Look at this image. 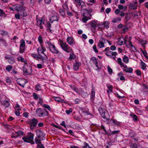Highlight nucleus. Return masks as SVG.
I'll list each match as a JSON object with an SVG mask.
<instances>
[{
  "mask_svg": "<svg viewBox=\"0 0 148 148\" xmlns=\"http://www.w3.org/2000/svg\"><path fill=\"white\" fill-rule=\"evenodd\" d=\"M128 29V27L127 26H125L124 28H123L122 29L123 31L122 33H124L127 31V30Z\"/></svg>",
  "mask_w": 148,
  "mask_h": 148,
  "instance_id": "680f3d73",
  "label": "nucleus"
},
{
  "mask_svg": "<svg viewBox=\"0 0 148 148\" xmlns=\"http://www.w3.org/2000/svg\"><path fill=\"white\" fill-rule=\"evenodd\" d=\"M70 86L71 89L73 91L78 93V89L75 86Z\"/></svg>",
  "mask_w": 148,
  "mask_h": 148,
  "instance_id": "4c0bfd02",
  "label": "nucleus"
},
{
  "mask_svg": "<svg viewBox=\"0 0 148 148\" xmlns=\"http://www.w3.org/2000/svg\"><path fill=\"white\" fill-rule=\"evenodd\" d=\"M136 72L138 75H140L141 74V71L138 70H136Z\"/></svg>",
  "mask_w": 148,
  "mask_h": 148,
  "instance_id": "69168bd1",
  "label": "nucleus"
},
{
  "mask_svg": "<svg viewBox=\"0 0 148 148\" xmlns=\"http://www.w3.org/2000/svg\"><path fill=\"white\" fill-rule=\"evenodd\" d=\"M99 112L101 117L103 119L107 120L110 118L108 113L105 109H103L101 107H100L98 109Z\"/></svg>",
  "mask_w": 148,
  "mask_h": 148,
  "instance_id": "20e7f679",
  "label": "nucleus"
},
{
  "mask_svg": "<svg viewBox=\"0 0 148 148\" xmlns=\"http://www.w3.org/2000/svg\"><path fill=\"white\" fill-rule=\"evenodd\" d=\"M12 69V66L11 65H8L7 66L6 69L8 71H10Z\"/></svg>",
  "mask_w": 148,
  "mask_h": 148,
  "instance_id": "de8ad7c7",
  "label": "nucleus"
},
{
  "mask_svg": "<svg viewBox=\"0 0 148 148\" xmlns=\"http://www.w3.org/2000/svg\"><path fill=\"white\" fill-rule=\"evenodd\" d=\"M46 50L45 48L42 45H41L37 49L38 54L39 56L40 59L42 61V63L45 62L48 59L47 56L44 53Z\"/></svg>",
  "mask_w": 148,
  "mask_h": 148,
  "instance_id": "f257e3e1",
  "label": "nucleus"
},
{
  "mask_svg": "<svg viewBox=\"0 0 148 148\" xmlns=\"http://www.w3.org/2000/svg\"><path fill=\"white\" fill-rule=\"evenodd\" d=\"M140 65L141 66V69H142L145 70L146 69V65L143 61H142L141 62Z\"/></svg>",
  "mask_w": 148,
  "mask_h": 148,
  "instance_id": "f704fd0d",
  "label": "nucleus"
},
{
  "mask_svg": "<svg viewBox=\"0 0 148 148\" xmlns=\"http://www.w3.org/2000/svg\"><path fill=\"white\" fill-rule=\"evenodd\" d=\"M6 97L5 96H3L0 98V102L2 105H4L7 107H8L10 105L8 101L6 100Z\"/></svg>",
  "mask_w": 148,
  "mask_h": 148,
  "instance_id": "9d476101",
  "label": "nucleus"
},
{
  "mask_svg": "<svg viewBox=\"0 0 148 148\" xmlns=\"http://www.w3.org/2000/svg\"><path fill=\"white\" fill-rule=\"evenodd\" d=\"M34 135L33 134H31L27 136L23 137V139L24 142L30 143L32 144H34V142L33 141L34 136Z\"/></svg>",
  "mask_w": 148,
  "mask_h": 148,
  "instance_id": "39448f33",
  "label": "nucleus"
},
{
  "mask_svg": "<svg viewBox=\"0 0 148 148\" xmlns=\"http://www.w3.org/2000/svg\"><path fill=\"white\" fill-rule=\"evenodd\" d=\"M5 16V13L1 9H0V16Z\"/></svg>",
  "mask_w": 148,
  "mask_h": 148,
  "instance_id": "09e8293b",
  "label": "nucleus"
},
{
  "mask_svg": "<svg viewBox=\"0 0 148 148\" xmlns=\"http://www.w3.org/2000/svg\"><path fill=\"white\" fill-rule=\"evenodd\" d=\"M90 25L92 27L95 29L96 28V22L95 21H92L90 23Z\"/></svg>",
  "mask_w": 148,
  "mask_h": 148,
  "instance_id": "72a5a7b5",
  "label": "nucleus"
},
{
  "mask_svg": "<svg viewBox=\"0 0 148 148\" xmlns=\"http://www.w3.org/2000/svg\"><path fill=\"white\" fill-rule=\"evenodd\" d=\"M54 99L56 101L62 102L61 101V99L59 97H54Z\"/></svg>",
  "mask_w": 148,
  "mask_h": 148,
  "instance_id": "49530a36",
  "label": "nucleus"
},
{
  "mask_svg": "<svg viewBox=\"0 0 148 148\" xmlns=\"http://www.w3.org/2000/svg\"><path fill=\"white\" fill-rule=\"evenodd\" d=\"M44 64L42 63V62L41 63V64H37V67L39 69H41L43 68L42 64Z\"/></svg>",
  "mask_w": 148,
  "mask_h": 148,
  "instance_id": "5fc2aeb1",
  "label": "nucleus"
},
{
  "mask_svg": "<svg viewBox=\"0 0 148 148\" xmlns=\"http://www.w3.org/2000/svg\"><path fill=\"white\" fill-rule=\"evenodd\" d=\"M110 49L112 51H114L116 50V47L115 45H112L110 47Z\"/></svg>",
  "mask_w": 148,
  "mask_h": 148,
  "instance_id": "052dcab7",
  "label": "nucleus"
},
{
  "mask_svg": "<svg viewBox=\"0 0 148 148\" xmlns=\"http://www.w3.org/2000/svg\"><path fill=\"white\" fill-rule=\"evenodd\" d=\"M140 148V145L139 144H136L135 143H132L130 144L131 148Z\"/></svg>",
  "mask_w": 148,
  "mask_h": 148,
  "instance_id": "393cba45",
  "label": "nucleus"
},
{
  "mask_svg": "<svg viewBox=\"0 0 148 148\" xmlns=\"http://www.w3.org/2000/svg\"><path fill=\"white\" fill-rule=\"evenodd\" d=\"M20 15L19 14V13L18 12V13H17L15 15V18L17 19H20Z\"/></svg>",
  "mask_w": 148,
  "mask_h": 148,
  "instance_id": "bf43d9fd",
  "label": "nucleus"
},
{
  "mask_svg": "<svg viewBox=\"0 0 148 148\" xmlns=\"http://www.w3.org/2000/svg\"><path fill=\"white\" fill-rule=\"evenodd\" d=\"M130 6L134 10H136L137 9V6H136V2H135L134 3H130L129 4Z\"/></svg>",
  "mask_w": 148,
  "mask_h": 148,
  "instance_id": "c85d7f7f",
  "label": "nucleus"
},
{
  "mask_svg": "<svg viewBox=\"0 0 148 148\" xmlns=\"http://www.w3.org/2000/svg\"><path fill=\"white\" fill-rule=\"evenodd\" d=\"M123 61L125 63H128L129 62V59L128 57L125 55L124 56L123 58Z\"/></svg>",
  "mask_w": 148,
  "mask_h": 148,
  "instance_id": "7c9ffc66",
  "label": "nucleus"
},
{
  "mask_svg": "<svg viewBox=\"0 0 148 148\" xmlns=\"http://www.w3.org/2000/svg\"><path fill=\"white\" fill-rule=\"evenodd\" d=\"M141 51L143 54L145 56V57L148 58V56L147 55V53L146 51H143L142 50H141Z\"/></svg>",
  "mask_w": 148,
  "mask_h": 148,
  "instance_id": "864d4df0",
  "label": "nucleus"
},
{
  "mask_svg": "<svg viewBox=\"0 0 148 148\" xmlns=\"http://www.w3.org/2000/svg\"><path fill=\"white\" fill-rule=\"evenodd\" d=\"M60 45L62 49L67 53H71L73 52L72 49L69 46L66 42L60 40Z\"/></svg>",
  "mask_w": 148,
  "mask_h": 148,
  "instance_id": "f03ea898",
  "label": "nucleus"
},
{
  "mask_svg": "<svg viewBox=\"0 0 148 148\" xmlns=\"http://www.w3.org/2000/svg\"><path fill=\"white\" fill-rule=\"evenodd\" d=\"M108 71L110 74L112 73V69L109 66H108Z\"/></svg>",
  "mask_w": 148,
  "mask_h": 148,
  "instance_id": "13d9d810",
  "label": "nucleus"
},
{
  "mask_svg": "<svg viewBox=\"0 0 148 148\" xmlns=\"http://www.w3.org/2000/svg\"><path fill=\"white\" fill-rule=\"evenodd\" d=\"M31 56L32 57H34L37 60H38L39 59H40L39 56H38L37 54H32Z\"/></svg>",
  "mask_w": 148,
  "mask_h": 148,
  "instance_id": "a19ab883",
  "label": "nucleus"
},
{
  "mask_svg": "<svg viewBox=\"0 0 148 148\" xmlns=\"http://www.w3.org/2000/svg\"><path fill=\"white\" fill-rule=\"evenodd\" d=\"M20 47H22L23 48H25V42L24 40L22 39L20 41Z\"/></svg>",
  "mask_w": 148,
  "mask_h": 148,
  "instance_id": "2f4dec72",
  "label": "nucleus"
},
{
  "mask_svg": "<svg viewBox=\"0 0 148 148\" xmlns=\"http://www.w3.org/2000/svg\"><path fill=\"white\" fill-rule=\"evenodd\" d=\"M6 34V32L3 30H0V34L2 35Z\"/></svg>",
  "mask_w": 148,
  "mask_h": 148,
  "instance_id": "e2e57ef3",
  "label": "nucleus"
},
{
  "mask_svg": "<svg viewBox=\"0 0 148 148\" xmlns=\"http://www.w3.org/2000/svg\"><path fill=\"white\" fill-rule=\"evenodd\" d=\"M88 20V17L85 16H84L82 18V21L83 22L85 23H86Z\"/></svg>",
  "mask_w": 148,
  "mask_h": 148,
  "instance_id": "c03bdc74",
  "label": "nucleus"
},
{
  "mask_svg": "<svg viewBox=\"0 0 148 148\" xmlns=\"http://www.w3.org/2000/svg\"><path fill=\"white\" fill-rule=\"evenodd\" d=\"M44 20L43 18H41L37 21V23L38 25H41L44 23Z\"/></svg>",
  "mask_w": 148,
  "mask_h": 148,
  "instance_id": "a878e982",
  "label": "nucleus"
},
{
  "mask_svg": "<svg viewBox=\"0 0 148 148\" xmlns=\"http://www.w3.org/2000/svg\"><path fill=\"white\" fill-rule=\"evenodd\" d=\"M35 89L38 91H40L41 90V87L39 84H37L36 85Z\"/></svg>",
  "mask_w": 148,
  "mask_h": 148,
  "instance_id": "8fccbe9b",
  "label": "nucleus"
},
{
  "mask_svg": "<svg viewBox=\"0 0 148 148\" xmlns=\"http://www.w3.org/2000/svg\"><path fill=\"white\" fill-rule=\"evenodd\" d=\"M36 112L39 117H44L49 115L48 112L45 109L38 108L36 110Z\"/></svg>",
  "mask_w": 148,
  "mask_h": 148,
  "instance_id": "7ed1b4c3",
  "label": "nucleus"
},
{
  "mask_svg": "<svg viewBox=\"0 0 148 148\" xmlns=\"http://www.w3.org/2000/svg\"><path fill=\"white\" fill-rule=\"evenodd\" d=\"M0 45H2L3 46L6 45V43L5 41L2 38H1L0 39Z\"/></svg>",
  "mask_w": 148,
  "mask_h": 148,
  "instance_id": "c9c22d12",
  "label": "nucleus"
},
{
  "mask_svg": "<svg viewBox=\"0 0 148 148\" xmlns=\"http://www.w3.org/2000/svg\"><path fill=\"white\" fill-rule=\"evenodd\" d=\"M117 62L120 65L121 67H123L124 68H127V66L124 64L120 58H118L117 59Z\"/></svg>",
  "mask_w": 148,
  "mask_h": 148,
  "instance_id": "dca6fc26",
  "label": "nucleus"
},
{
  "mask_svg": "<svg viewBox=\"0 0 148 148\" xmlns=\"http://www.w3.org/2000/svg\"><path fill=\"white\" fill-rule=\"evenodd\" d=\"M81 65V63L79 62H76L73 65V68L75 71H77L79 69V67Z\"/></svg>",
  "mask_w": 148,
  "mask_h": 148,
  "instance_id": "ddd939ff",
  "label": "nucleus"
},
{
  "mask_svg": "<svg viewBox=\"0 0 148 148\" xmlns=\"http://www.w3.org/2000/svg\"><path fill=\"white\" fill-rule=\"evenodd\" d=\"M23 73L26 74H30L32 72V67L29 66L26 68L24 66L23 68Z\"/></svg>",
  "mask_w": 148,
  "mask_h": 148,
  "instance_id": "9b49d317",
  "label": "nucleus"
},
{
  "mask_svg": "<svg viewBox=\"0 0 148 148\" xmlns=\"http://www.w3.org/2000/svg\"><path fill=\"white\" fill-rule=\"evenodd\" d=\"M107 120H108V122L109 123H110V122H112L115 124L117 126H119L120 125V124L114 120L112 119H110L109 118H108V119Z\"/></svg>",
  "mask_w": 148,
  "mask_h": 148,
  "instance_id": "b1692460",
  "label": "nucleus"
},
{
  "mask_svg": "<svg viewBox=\"0 0 148 148\" xmlns=\"http://www.w3.org/2000/svg\"><path fill=\"white\" fill-rule=\"evenodd\" d=\"M73 53V51L70 53L71 54H70V57L69 58V59L70 60L74 59L75 58V55Z\"/></svg>",
  "mask_w": 148,
  "mask_h": 148,
  "instance_id": "e433bc0d",
  "label": "nucleus"
},
{
  "mask_svg": "<svg viewBox=\"0 0 148 148\" xmlns=\"http://www.w3.org/2000/svg\"><path fill=\"white\" fill-rule=\"evenodd\" d=\"M16 81L19 85L23 87H24L25 84L27 82H25V79L22 78L18 79Z\"/></svg>",
  "mask_w": 148,
  "mask_h": 148,
  "instance_id": "f8f14e48",
  "label": "nucleus"
},
{
  "mask_svg": "<svg viewBox=\"0 0 148 148\" xmlns=\"http://www.w3.org/2000/svg\"><path fill=\"white\" fill-rule=\"evenodd\" d=\"M17 60L19 62L24 63L25 64H27V61L21 56H19L17 58Z\"/></svg>",
  "mask_w": 148,
  "mask_h": 148,
  "instance_id": "412c9836",
  "label": "nucleus"
},
{
  "mask_svg": "<svg viewBox=\"0 0 148 148\" xmlns=\"http://www.w3.org/2000/svg\"><path fill=\"white\" fill-rule=\"evenodd\" d=\"M35 141L37 145L38 148H44L43 145L41 143V141L39 140L36 138H35Z\"/></svg>",
  "mask_w": 148,
  "mask_h": 148,
  "instance_id": "4468645a",
  "label": "nucleus"
},
{
  "mask_svg": "<svg viewBox=\"0 0 148 148\" xmlns=\"http://www.w3.org/2000/svg\"><path fill=\"white\" fill-rule=\"evenodd\" d=\"M6 83L8 84H10L11 82V79L8 77H7L6 79Z\"/></svg>",
  "mask_w": 148,
  "mask_h": 148,
  "instance_id": "6e6d98bb",
  "label": "nucleus"
},
{
  "mask_svg": "<svg viewBox=\"0 0 148 148\" xmlns=\"http://www.w3.org/2000/svg\"><path fill=\"white\" fill-rule=\"evenodd\" d=\"M112 51H106L105 53L106 55L108 56H109L110 58H112L111 53Z\"/></svg>",
  "mask_w": 148,
  "mask_h": 148,
  "instance_id": "ea45409f",
  "label": "nucleus"
},
{
  "mask_svg": "<svg viewBox=\"0 0 148 148\" xmlns=\"http://www.w3.org/2000/svg\"><path fill=\"white\" fill-rule=\"evenodd\" d=\"M93 49L95 51L96 53L98 52V51L97 48L96 46L95 45H94L93 47Z\"/></svg>",
  "mask_w": 148,
  "mask_h": 148,
  "instance_id": "774afa93",
  "label": "nucleus"
},
{
  "mask_svg": "<svg viewBox=\"0 0 148 148\" xmlns=\"http://www.w3.org/2000/svg\"><path fill=\"white\" fill-rule=\"evenodd\" d=\"M38 123V119L35 118H33L31 120H30L29 122V124L31 129L32 130L33 129L34 127L37 125Z\"/></svg>",
  "mask_w": 148,
  "mask_h": 148,
  "instance_id": "1a4fd4ad",
  "label": "nucleus"
},
{
  "mask_svg": "<svg viewBox=\"0 0 148 148\" xmlns=\"http://www.w3.org/2000/svg\"><path fill=\"white\" fill-rule=\"evenodd\" d=\"M75 2L77 3V4L78 5H83L84 2L81 0H75Z\"/></svg>",
  "mask_w": 148,
  "mask_h": 148,
  "instance_id": "473e14b6",
  "label": "nucleus"
},
{
  "mask_svg": "<svg viewBox=\"0 0 148 148\" xmlns=\"http://www.w3.org/2000/svg\"><path fill=\"white\" fill-rule=\"evenodd\" d=\"M15 8V10L17 11L18 12H19L23 8V6L20 4H16L14 5Z\"/></svg>",
  "mask_w": 148,
  "mask_h": 148,
  "instance_id": "4be33fe9",
  "label": "nucleus"
},
{
  "mask_svg": "<svg viewBox=\"0 0 148 148\" xmlns=\"http://www.w3.org/2000/svg\"><path fill=\"white\" fill-rule=\"evenodd\" d=\"M15 133L17 135V136H20L21 135H23L24 132L23 131H19L17 132H16Z\"/></svg>",
  "mask_w": 148,
  "mask_h": 148,
  "instance_id": "79ce46f5",
  "label": "nucleus"
},
{
  "mask_svg": "<svg viewBox=\"0 0 148 148\" xmlns=\"http://www.w3.org/2000/svg\"><path fill=\"white\" fill-rule=\"evenodd\" d=\"M95 91L94 88H92L90 93V97L92 100H93L95 97Z\"/></svg>",
  "mask_w": 148,
  "mask_h": 148,
  "instance_id": "bb28decb",
  "label": "nucleus"
},
{
  "mask_svg": "<svg viewBox=\"0 0 148 148\" xmlns=\"http://www.w3.org/2000/svg\"><path fill=\"white\" fill-rule=\"evenodd\" d=\"M118 44L119 45H121L125 44V41L123 38H119L118 39Z\"/></svg>",
  "mask_w": 148,
  "mask_h": 148,
  "instance_id": "aec40b11",
  "label": "nucleus"
},
{
  "mask_svg": "<svg viewBox=\"0 0 148 148\" xmlns=\"http://www.w3.org/2000/svg\"><path fill=\"white\" fill-rule=\"evenodd\" d=\"M54 53L57 54V56L59 58H62L63 57V54L61 52H59L58 50L56 51Z\"/></svg>",
  "mask_w": 148,
  "mask_h": 148,
  "instance_id": "5701e85b",
  "label": "nucleus"
},
{
  "mask_svg": "<svg viewBox=\"0 0 148 148\" xmlns=\"http://www.w3.org/2000/svg\"><path fill=\"white\" fill-rule=\"evenodd\" d=\"M67 42L70 45L73 46L75 44L74 41L72 37H68L66 39Z\"/></svg>",
  "mask_w": 148,
  "mask_h": 148,
  "instance_id": "2eb2a0df",
  "label": "nucleus"
},
{
  "mask_svg": "<svg viewBox=\"0 0 148 148\" xmlns=\"http://www.w3.org/2000/svg\"><path fill=\"white\" fill-rule=\"evenodd\" d=\"M82 112L83 116L87 115L90 114V113L88 111L84 109H82Z\"/></svg>",
  "mask_w": 148,
  "mask_h": 148,
  "instance_id": "c756f323",
  "label": "nucleus"
},
{
  "mask_svg": "<svg viewBox=\"0 0 148 148\" xmlns=\"http://www.w3.org/2000/svg\"><path fill=\"white\" fill-rule=\"evenodd\" d=\"M99 61V60L95 57H92L90 58V64L95 65L97 67V69H96V70L97 71L99 70L98 65V62Z\"/></svg>",
  "mask_w": 148,
  "mask_h": 148,
  "instance_id": "423d86ee",
  "label": "nucleus"
},
{
  "mask_svg": "<svg viewBox=\"0 0 148 148\" xmlns=\"http://www.w3.org/2000/svg\"><path fill=\"white\" fill-rule=\"evenodd\" d=\"M25 48L20 47L19 53H23L25 51Z\"/></svg>",
  "mask_w": 148,
  "mask_h": 148,
  "instance_id": "37998d69",
  "label": "nucleus"
},
{
  "mask_svg": "<svg viewBox=\"0 0 148 148\" xmlns=\"http://www.w3.org/2000/svg\"><path fill=\"white\" fill-rule=\"evenodd\" d=\"M72 112V110L71 108H69L68 110H66L65 111L66 113L68 114H69Z\"/></svg>",
  "mask_w": 148,
  "mask_h": 148,
  "instance_id": "3c124183",
  "label": "nucleus"
},
{
  "mask_svg": "<svg viewBox=\"0 0 148 148\" xmlns=\"http://www.w3.org/2000/svg\"><path fill=\"white\" fill-rule=\"evenodd\" d=\"M140 41V43L142 44V45H145L146 43V40H141Z\"/></svg>",
  "mask_w": 148,
  "mask_h": 148,
  "instance_id": "0e129e2a",
  "label": "nucleus"
},
{
  "mask_svg": "<svg viewBox=\"0 0 148 148\" xmlns=\"http://www.w3.org/2000/svg\"><path fill=\"white\" fill-rule=\"evenodd\" d=\"M101 40L100 41L98 42V46L100 48H101L104 47V43L103 41H105V39L102 38H101Z\"/></svg>",
  "mask_w": 148,
  "mask_h": 148,
  "instance_id": "f3484780",
  "label": "nucleus"
},
{
  "mask_svg": "<svg viewBox=\"0 0 148 148\" xmlns=\"http://www.w3.org/2000/svg\"><path fill=\"white\" fill-rule=\"evenodd\" d=\"M44 108H47L50 111L51 110L50 106L47 104H45L42 105Z\"/></svg>",
  "mask_w": 148,
  "mask_h": 148,
  "instance_id": "a18cd8bd",
  "label": "nucleus"
},
{
  "mask_svg": "<svg viewBox=\"0 0 148 148\" xmlns=\"http://www.w3.org/2000/svg\"><path fill=\"white\" fill-rule=\"evenodd\" d=\"M33 97L34 99H36V100L38 99V95L36 93H34Z\"/></svg>",
  "mask_w": 148,
  "mask_h": 148,
  "instance_id": "338daca9",
  "label": "nucleus"
},
{
  "mask_svg": "<svg viewBox=\"0 0 148 148\" xmlns=\"http://www.w3.org/2000/svg\"><path fill=\"white\" fill-rule=\"evenodd\" d=\"M36 132L37 136L39 138V140L41 141L45 139V134L41 130L37 129L36 131Z\"/></svg>",
  "mask_w": 148,
  "mask_h": 148,
  "instance_id": "0eeeda50",
  "label": "nucleus"
},
{
  "mask_svg": "<svg viewBox=\"0 0 148 148\" xmlns=\"http://www.w3.org/2000/svg\"><path fill=\"white\" fill-rule=\"evenodd\" d=\"M18 12L20 15L22 16H26L27 15L25 10L24 9L21 10Z\"/></svg>",
  "mask_w": 148,
  "mask_h": 148,
  "instance_id": "6ab92c4d",
  "label": "nucleus"
},
{
  "mask_svg": "<svg viewBox=\"0 0 148 148\" xmlns=\"http://www.w3.org/2000/svg\"><path fill=\"white\" fill-rule=\"evenodd\" d=\"M38 40L39 43L40 44L43 42L42 38L40 36H39L38 37Z\"/></svg>",
  "mask_w": 148,
  "mask_h": 148,
  "instance_id": "4d7b16f0",
  "label": "nucleus"
},
{
  "mask_svg": "<svg viewBox=\"0 0 148 148\" xmlns=\"http://www.w3.org/2000/svg\"><path fill=\"white\" fill-rule=\"evenodd\" d=\"M45 26L47 28V30L48 32H50L51 33H52L53 31V30H52L51 28V24L49 23H47L46 25Z\"/></svg>",
  "mask_w": 148,
  "mask_h": 148,
  "instance_id": "a211bd4d",
  "label": "nucleus"
},
{
  "mask_svg": "<svg viewBox=\"0 0 148 148\" xmlns=\"http://www.w3.org/2000/svg\"><path fill=\"white\" fill-rule=\"evenodd\" d=\"M125 69L123 70V71L126 72V73H133V69L131 68H127V67Z\"/></svg>",
  "mask_w": 148,
  "mask_h": 148,
  "instance_id": "cd10ccee",
  "label": "nucleus"
},
{
  "mask_svg": "<svg viewBox=\"0 0 148 148\" xmlns=\"http://www.w3.org/2000/svg\"><path fill=\"white\" fill-rule=\"evenodd\" d=\"M83 148H91V147L89 146L88 144L86 142L83 143Z\"/></svg>",
  "mask_w": 148,
  "mask_h": 148,
  "instance_id": "58836bf2",
  "label": "nucleus"
},
{
  "mask_svg": "<svg viewBox=\"0 0 148 148\" xmlns=\"http://www.w3.org/2000/svg\"><path fill=\"white\" fill-rule=\"evenodd\" d=\"M46 43L48 45V48L49 51L52 53H54L58 50L52 43L47 41H46Z\"/></svg>",
  "mask_w": 148,
  "mask_h": 148,
  "instance_id": "6e6552de",
  "label": "nucleus"
},
{
  "mask_svg": "<svg viewBox=\"0 0 148 148\" xmlns=\"http://www.w3.org/2000/svg\"><path fill=\"white\" fill-rule=\"evenodd\" d=\"M107 87L108 89L111 92H112V87L113 86L112 85H107Z\"/></svg>",
  "mask_w": 148,
  "mask_h": 148,
  "instance_id": "603ef678",
  "label": "nucleus"
}]
</instances>
